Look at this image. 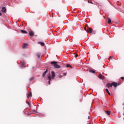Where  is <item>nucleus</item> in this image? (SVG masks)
I'll return each mask as SVG.
<instances>
[{
    "label": "nucleus",
    "mask_w": 124,
    "mask_h": 124,
    "mask_svg": "<svg viewBox=\"0 0 124 124\" xmlns=\"http://www.w3.org/2000/svg\"><path fill=\"white\" fill-rule=\"evenodd\" d=\"M55 72L54 71H52L51 72V77L50 76H48V84L50 85V81L51 80H52L53 79H54V78H55Z\"/></svg>",
    "instance_id": "f257e3e1"
},
{
    "label": "nucleus",
    "mask_w": 124,
    "mask_h": 124,
    "mask_svg": "<svg viewBox=\"0 0 124 124\" xmlns=\"http://www.w3.org/2000/svg\"><path fill=\"white\" fill-rule=\"evenodd\" d=\"M58 62L53 61L51 62V64H53L54 67L55 68H61V66L60 65H58Z\"/></svg>",
    "instance_id": "f03ea898"
},
{
    "label": "nucleus",
    "mask_w": 124,
    "mask_h": 124,
    "mask_svg": "<svg viewBox=\"0 0 124 124\" xmlns=\"http://www.w3.org/2000/svg\"><path fill=\"white\" fill-rule=\"evenodd\" d=\"M85 30L87 31V32H89L90 33H92L93 30L91 28H88L87 30V28H85Z\"/></svg>",
    "instance_id": "7ed1b4c3"
},
{
    "label": "nucleus",
    "mask_w": 124,
    "mask_h": 124,
    "mask_svg": "<svg viewBox=\"0 0 124 124\" xmlns=\"http://www.w3.org/2000/svg\"><path fill=\"white\" fill-rule=\"evenodd\" d=\"M22 48L23 49H27V48H28V44L24 43L22 46Z\"/></svg>",
    "instance_id": "20e7f679"
},
{
    "label": "nucleus",
    "mask_w": 124,
    "mask_h": 124,
    "mask_svg": "<svg viewBox=\"0 0 124 124\" xmlns=\"http://www.w3.org/2000/svg\"><path fill=\"white\" fill-rule=\"evenodd\" d=\"M99 79H100L101 80H103L104 79V76H102V75H101V74H99V76H98Z\"/></svg>",
    "instance_id": "39448f33"
},
{
    "label": "nucleus",
    "mask_w": 124,
    "mask_h": 124,
    "mask_svg": "<svg viewBox=\"0 0 124 124\" xmlns=\"http://www.w3.org/2000/svg\"><path fill=\"white\" fill-rule=\"evenodd\" d=\"M29 34L30 36H34V32H33V31H31L30 32H29Z\"/></svg>",
    "instance_id": "423d86ee"
},
{
    "label": "nucleus",
    "mask_w": 124,
    "mask_h": 124,
    "mask_svg": "<svg viewBox=\"0 0 124 124\" xmlns=\"http://www.w3.org/2000/svg\"><path fill=\"white\" fill-rule=\"evenodd\" d=\"M111 84H112V86H113L115 88L118 86V83L116 82H112Z\"/></svg>",
    "instance_id": "0eeeda50"
},
{
    "label": "nucleus",
    "mask_w": 124,
    "mask_h": 124,
    "mask_svg": "<svg viewBox=\"0 0 124 124\" xmlns=\"http://www.w3.org/2000/svg\"><path fill=\"white\" fill-rule=\"evenodd\" d=\"M26 65V63H25V62H22L21 63V64L20 65L21 67H22V68H23V67H24V66Z\"/></svg>",
    "instance_id": "6e6552de"
},
{
    "label": "nucleus",
    "mask_w": 124,
    "mask_h": 124,
    "mask_svg": "<svg viewBox=\"0 0 124 124\" xmlns=\"http://www.w3.org/2000/svg\"><path fill=\"white\" fill-rule=\"evenodd\" d=\"M5 11H6V8H5V7H2L1 9V12L4 13L5 12Z\"/></svg>",
    "instance_id": "1a4fd4ad"
},
{
    "label": "nucleus",
    "mask_w": 124,
    "mask_h": 124,
    "mask_svg": "<svg viewBox=\"0 0 124 124\" xmlns=\"http://www.w3.org/2000/svg\"><path fill=\"white\" fill-rule=\"evenodd\" d=\"M38 44H40L41 46H44V45H45V44L43 42H39L38 43Z\"/></svg>",
    "instance_id": "9d476101"
},
{
    "label": "nucleus",
    "mask_w": 124,
    "mask_h": 124,
    "mask_svg": "<svg viewBox=\"0 0 124 124\" xmlns=\"http://www.w3.org/2000/svg\"><path fill=\"white\" fill-rule=\"evenodd\" d=\"M105 112L107 114V115H108V116H109V115H110V114L111 113V111L109 110L105 111Z\"/></svg>",
    "instance_id": "9b49d317"
},
{
    "label": "nucleus",
    "mask_w": 124,
    "mask_h": 124,
    "mask_svg": "<svg viewBox=\"0 0 124 124\" xmlns=\"http://www.w3.org/2000/svg\"><path fill=\"white\" fill-rule=\"evenodd\" d=\"M112 83L110 84V83H108L107 84V87H108V88H110V87H112Z\"/></svg>",
    "instance_id": "f8f14e48"
},
{
    "label": "nucleus",
    "mask_w": 124,
    "mask_h": 124,
    "mask_svg": "<svg viewBox=\"0 0 124 124\" xmlns=\"http://www.w3.org/2000/svg\"><path fill=\"white\" fill-rule=\"evenodd\" d=\"M41 55V54L40 53H37L36 54V56H37V58H38V59H40Z\"/></svg>",
    "instance_id": "ddd939ff"
},
{
    "label": "nucleus",
    "mask_w": 124,
    "mask_h": 124,
    "mask_svg": "<svg viewBox=\"0 0 124 124\" xmlns=\"http://www.w3.org/2000/svg\"><path fill=\"white\" fill-rule=\"evenodd\" d=\"M106 92H107L109 95H111V93H110V92H109V90H108V89H106Z\"/></svg>",
    "instance_id": "4468645a"
},
{
    "label": "nucleus",
    "mask_w": 124,
    "mask_h": 124,
    "mask_svg": "<svg viewBox=\"0 0 124 124\" xmlns=\"http://www.w3.org/2000/svg\"><path fill=\"white\" fill-rule=\"evenodd\" d=\"M108 24H111V19L110 18L108 17Z\"/></svg>",
    "instance_id": "2eb2a0df"
},
{
    "label": "nucleus",
    "mask_w": 124,
    "mask_h": 124,
    "mask_svg": "<svg viewBox=\"0 0 124 124\" xmlns=\"http://www.w3.org/2000/svg\"><path fill=\"white\" fill-rule=\"evenodd\" d=\"M21 32H22V33H24V34L27 33V31H24V30H21Z\"/></svg>",
    "instance_id": "dca6fc26"
},
{
    "label": "nucleus",
    "mask_w": 124,
    "mask_h": 124,
    "mask_svg": "<svg viewBox=\"0 0 124 124\" xmlns=\"http://www.w3.org/2000/svg\"><path fill=\"white\" fill-rule=\"evenodd\" d=\"M46 73H47V70H46L45 72L43 74V77H45V76L46 75Z\"/></svg>",
    "instance_id": "f3484780"
},
{
    "label": "nucleus",
    "mask_w": 124,
    "mask_h": 124,
    "mask_svg": "<svg viewBox=\"0 0 124 124\" xmlns=\"http://www.w3.org/2000/svg\"><path fill=\"white\" fill-rule=\"evenodd\" d=\"M89 72H90L91 73H95V71H94L93 70H90Z\"/></svg>",
    "instance_id": "a211bd4d"
},
{
    "label": "nucleus",
    "mask_w": 124,
    "mask_h": 124,
    "mask_svg": "<svg viewBox=\"0 0 124 124\" xmlns=\"http://www.w3.org/2000/svg\"><path fill=\"white\" fill-rule=\"evenodd\" d=\"M31 96H32V94L31 93V92H30V93H29V97H31Z\"/></svg>",
    "instance_id": "6ab92c4d"
},
{
    "label": "nucleus",
    "mask_w": 124,
    "mask_h": 124,
    "mask_svg": "<svg viewBox=\"0 0 124 124\" xmlns=\"http://www.w3.org/2000/svg\"><path fill=\"white\" fill-rule=\"evenodd\" d=\"M66 67H71V65L69 64L66 65Z\"/></svg>",
    "instance_id": "aec40b11"
},
{
    "label": "nucleus",
    "mask_w": 124,
    "mask_h": 124,
    "mask_svg": "<svg viewBox=\"0 0 124 124\" xmlns=\"http://www.w3.org/2000/svg\"><path fill=\"white\" fill-rule=\"evenodd\" d=\"M32 80H33V78H31L30 79V81H32Z\"/></svg>",
    "instance_id": "412c9836"
},
{
    "label": "nucleus",
    "mask_w": 124,
    "mask_h": 124,
    "mask_svg": "<svg viewBox=\"0 0 124 124\" xmlns=\"http://www.w3.org/2000/svg\"><path fill=\"white\" fill-rule=\"evenodd\" d=\"M27 104L29 105V106L31 107V104L30 103V102H28Z\"/></svg>",
    "instance_id": "4be33fe9"
},
{
    "label": "nucleus",
    "mask_w": 124,
    "mask_h": 124,
    "mask_svg": "<svg viewBox=\"0 0 124 124\" xmlns=\"http://www.w3.org/2000/svg\"><path fill=\"white\" fill-rule=\"evenodd\" d=\"M112 59H114V58H113V57H109V60H112Z\"/></svg>",
    "instance_id": "5701e85b"
},
{
    "label": "nucleus",
    "mask_w": 124,
    "mask_h": 124,
    "mask_svg": "<svg viewBox=\"0 0 124 124\" xmlns=\"http://www.w3.org/2000/svg\"><path fill=\"white\" fill-rule=\"evenodd\" d=\"M66 74H67L66 73H63V75H64V76H66Z\"/></svg>",
    "instance_id": "b1692460"
},
{
    "label": "nucleus",
    "mask_w": 124,
    "mask_h": 124,
    "mask_svg": "<svg viewBox=\"0 0 124 124\" xmlns=\"http://www.w3.org/2000/svg\"><path fill=\"white\" fill-rule=\"evenodd\" d=\"M88 3H93L92 2H91V1H89V0H88Z\"/></svg>",
    "instance_id": "393cba45"
},
{
    "label": "nucleus",
    "mask_w": 124,
    "mask_h": 124,
    "mask_svg": "<svg viewBox=\"0 0 124 124\" xmlns=\"http://www.w3.org/2000/svg\"><path fill=\"white\" fill-rule=\"evenodd\" d=\"M121 79H122V80H124V77H121Z\"/></svg>",
    "instance_id": "a878e982"
},
{
    "label": "nucleus",
    "mask_w": 124,
    "mask_h": 124,
    "mask_svg": "<svg viewBox=\"0 0 124 124\" xmlns=\"http://www.w3.org/2000/svg\"><path fill=\"white\" fill-rule=\"evenodd\" d=\"M62 76H60L59 78H62Z\"/></svg>",
    "instance_id": "bb28decb"
},
{
    "label": "nucleus",
    "mask_w": 124,
    "mask_h": 124,
    "mask_svg": "<svg viewBox=\"0 0 124 124\" xmlns=\"http://www.w3.org/2000/svg\"><path fill=\"white\" fill-rule=\"evenodd\" d=\"M75 57H78V54H76V55H75Z\"/></svg>",
    "instance_id": "cd10ccee"
},
{
    "label": "nucleus",
    "mask_w": 124,
    "mask_h": 124,
    "mask_svg": "<svg viewBox=\"0 0 124 124\" xmlns=\"http://www.w3.org/2000/svg\"><path fill=\"white\" fill-rule=\"evenodd\" d=\"M33 112H35H35H36V111L35 110H33Z\"/></svg>",
    "instance_id": "c85d7f7f"
},
{
    "label": "nucleus",
    "mask_w": 124,
    "mask_h": 124,
    "mask_svg": "<svg viewBox=\"0 0 124 124\" xmlns=\"http://www.w3.org/2000/svg\"><path fill=\"white\" fill-rule=\"evenodd\" d=\"M0 16H1V13H0Z\"/></svg>",
    "instance_id": "c756f323"
},
{
    "label": "nucleus",
    "mask_w": 124,
    "mask_h": 124,
    "mask_svg": "<svg viewBox=\"0 0 124 124\" xmlns=\"http://www.w3.org/2000/svg\"><path fill=\"white\" fill-rule=\"evenodd\" d=\"M88 119H90V116L88 117Z\"/></svg>",
    "instance_id": "7c9ffc66"
}]
</instances>
